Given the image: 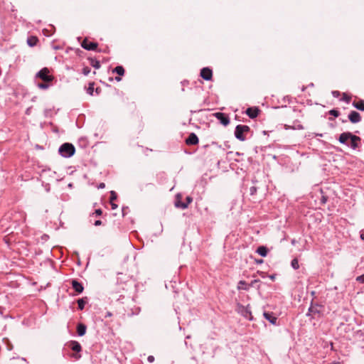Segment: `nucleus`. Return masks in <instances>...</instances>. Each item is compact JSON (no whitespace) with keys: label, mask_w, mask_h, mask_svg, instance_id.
Here are the masks:
<instances>
[{"label":"nucleus","mask_w":364,"mask_h":364,"mask_svg":"<svg viewBox=\"0 0 364 364\" xmlns=\"http://www.w3.org/2000/svg\"><path fill=\"white\" fill-rule=\"evenodd\" d=\"M250 132V128L247 125L238 124L235 129V136L241 141L247 139V135Z\"/></svg>","instance_id":"1"},{"label":"nucleus","mask_w":364,"mask_h":364,"mask_svg":"<svg viewBox=\"0 0 364 364\" xmlns=\"http://www.w3.org/2000/svg\"><path fill=\"white\" fill-rule=\"evenodd\" d=\"M58 151L63 157L70 158L74 155L75 148L72 144L64 143L59 147Z\"/></svg>","instance_id":"2"},{"label":"nucleus","mask_w":364,"mask_h":364,"mask_svg":"<svg viewBox=\"0 0 364 364\" xmlns=\"http://www.w3.org/2000/svg\"><path fill=\"white\" fill-rule=\"evenodd\" d=\"M36 77H39L45 82H50L53 80L54 77L50 75V70L47 68H43L36 73Z\"/></svg>","instance_id":"3"},{"label":"nucleus","mask_w":364,"mask_h":364,"mask_svg":"<svg viewBox=\"0 0 364 364\" xmlns=\"http://www.w3.org/2000/svg\"><path fill=\"white\" fill-rule=\"evenodd\" d=\"M321 306L318 305V304H314L313 302H311L306 316H311V318H315L316 316H319L321 314Z\"/></svg>","instance_id":"4"},{"label":"nucleus","mask_w":364,"mask_h":364,"mask_svg":"<svg viewBox=\"0 0 364 364\" xmlns=\"http://www.w3.org/2000/svg\"><path fill=\"white\" fill-rule=\"evenodd\" d=\"M68 347L70 348L73 351L76 352V354L73 355V357L76 359H79L81 355L78 354L82 350V346L80 343L76 341H71L68 344Z\"/></svg>","instance_id":"5"},{"label":"nucleus","mask_w":364,"mask_h":364,"mask_svg":"<svg viewBox=\"0 0 364 364\" xmlns=\"http://www.w3.org/2000/svg\"><path fill=\"white\" fill-rule=\"evenodd\" d=\"M213 116L224 126H227L230 124L228 116L223 112H215L213 114Z\"/></svg>","instance_id":"6"},{"label":"nucleus","mask_w":364,"mask_h":364,"mask_svg":"<svg viewBox=\"0 0 364 364\" xmlns=\"http://www.w3.org/2000/svg\"><path fill=\"white\" fill-rule=\"evenodd\" d=\"M81 46L87 50H96L98 44L95 42H90L87 38H85L82 42Z\"/></svg>","instance_id":"7"},{"label":"nucleus","mask_w":364,"mask_h":364,"mask_svg":"<svg viewBox=\"0 0 364 364\" xmlns=\"http://www.w3.org/2000/svg\"><path fill=\"white\" fill-rule=\"evenodd\" d=\"M200 77L205 80H210L213 77V71L209 68H203L200 70Z\"/></svg>","instance_id":"8"},{"label":"nucleus","mask_w":364,"mask_h":364,"mask_svg":"<svg viewBox=\"0 0 364 364\" xmlns=\"http://www.w3.org/2000/svg\"><path fill=\"white\" fill-rule=\"evenodd\" d=\"M348 117L349 121L353 124L358 123L362 119L360 114L356 111H351Z\"/></svg>","instance_id":"9"},{"label":"nucleus","mask_w":364,"mask_h":364,"mask_svg":"<svg viewBox=\"0 0 364 364\" xmlns=\"http://www.w3.org/2000/svg\"><path fill=\"white\" fill-rule=\"evenodd\" d=\"M199 142L198 137L195 133H191L188 138L186 139L187 145H196Z\"/></svg>","instance_id":"10"},{"label":"nucleus","mask_w":364,"mask_h":364,"mask_svg":"<svg viewBox=\"0 0 364 364\" xmlns=\"http://www.w3.org/2000/svg\"><path fill=\"white\" fill-rule=\"evenodd\" d=\"M259 109L257 107H249L246 109V114L251 119L257 117L259 114Z\"/></svg>","instance_id":"11"},{"label":"nucleus","mask_w":364,"mask_h":364,"mask_svg":"<svg viewBox=\"0 0 364 364\" xmlns=\"http://www.w3.org/2000/svg\"><path fill=\"white\" fill-rule=\"evenodd\" d=\"M264 317L269 321L272 324L276 325L277 321V318L274 316L273 312H267L264 311L263 314Z\"/></svg>","instance_id":"12"},{"label":"nucleus","mask_w":364,"mask_h":364,"mask_svg":"<svg viewBox=\"0 0 364 364\" xmlns=\"http://www.w3.org/2000/svg\"><path fill=\"white\" fill-rule=\"evenodd\" d=\"M284 128H285V129H299V130H302L304 129L303 125L301 124L300 121H299L297 119L294 120L293 122V125H291V126L285 124Z\"/></svg>","instance_id":"13"},{"label":"nucleus","mask_w":364,"mask_h":364,"mask_svg":"<svg viewBox=\"0 0 364 364\" xmlns=\"http://www.w3.org/2000/svg\"><path fill=\"white\" fill-rule=\"evenodd\" d=\"M352 133L350 132H343L340 134L338 141L341 144H347V141L350 139L352 136Z\"/></svg>","instance_id":"14"},{"label":"nucleus","mask_w":364,"mask_h":364,"mask_svg":"<svg viewBox=\"0 0 364 364\" xmlns=\"http://www.w3.org/2000/svg\"><path fill=\"white\" fill-rule=\"evenodd\" d=\"M71 283L72 287L77 292V294H80L83 291L84 287L81 283L75 279L73 280Z\"/></svg>","instance_id":"15"},{"label":"nucleus","mask_w":364,"mask_h":364,"mask_svg":"<svg viewBox=\"0 0 364 364\" xmlns=\"http://www.w3.org/2000/svg\"><path fill=\"white\" fill-rule=\"evenodd\" d=\"M350 139V146L353 149H356L358 146V142L360 141V138L356 135L352 134Z\"/></svg>","instance_id":"16"},{"label":"nucleus","mask_w":364,"mask_h":364,"mask_svg":"<svg viewBox=\"0 0 364 364\" xmlns=\"http://www.w3.org/2000/svg\"><path fill=\"white\" fill-rule=\"evenodd\" d=\"M181 194H177L176 197L175 206L178 208L186 209L188 208V204L181 201Z\"/></svg>","instance_id":"17"},{"label":"nucleus","mask_w":364,"mask_h":364,"mask_svg":"<svg viewBox=\"0 0 364 364\" xmlns=\"http://www.w3.org/2000/svg\"><path fill=\"white\" fill-rule=\"evenodd\" d=\"M241 308H242V311H241L242 315L245 318L249 319L250 321L252 320V312L250 310V309L247 306L245 307L243 306H241Z\"/></svg>","instance_id":"18"},{"label":"nucleus","mask_w":364,"mask_h":364,"mask_svg":"<svg viewBox=\"0 0 364 364\" xmlns=\"http://www.w3.org/2000/svg\"><path fill=\"white\" fill-rule=\"evenodd\" d=\"M237 289L238 290H245V291H248L250 289V284H247L245 281L244 280H240L238 283H237Z\"/></svg>","instance_id":"19"},{"label":"nucleus","mask_w":364,"mask_h":364,"mask_svg":"<svg viewBox=\"0 0 364 364\" xmlns=\"http://www.w3.org/2000/svg\"><path fill=\"white\" fill-rule=\"evenodd\" d=\"M87 330V327L83 323H78L77 326V333L78 336H82L85 334Z\"/></svg>","instance_id":"20"},{"label":"nucleus","mask_w":364,"mask_h":364,"mask_svg":"<svg viewBox=\"0 0 364 364\" xmlns=\"http://www.w3.org/2000/svg\"><path fill=\"white\" fill-rule=\"evenodd\" d=\"M256 252L262 257H266L268 253V250L265 246H259L256 250Z\"/></svg>","instance_id":"21"},{"label":"nucleus","mask_w":364,"mask_h":364,"mask_svg":"<svg viewBox=\"0 0 364 364\" xmlns=\"http://www.w3.org/2000/svg\"><path fill=\"white\" fill-rule=\"evenodd\" d=\"M38 42V38L36 36H29L27 39V43L30 47L35 46Z\"/></svg>","instance_id":"22"},{"label":"nucleus","mask_w":364,"mask_h":364,"mask_svg":"<svg viewBox=\"0 0 364 364\" xmlns=\"http://www.w3.org/2000/svg\"><path fill=\"white\" fill-rule=\"evenodd\" d=\"M353 106L360 111H364V101L360 100L359 102H353Z\"/></svg>","instance_id":"23"},{"label":"nucleus","mask_w":364,"mask_h":364,"mask_svg":"<svg viewBox=\"0 0 364 364\" xmlns=\"http://www.w3.org/2000/svg\"><path fill=\"white\" fill-rule=\"evenodd\" d=\"M113 73H116L117 74H118L119 76H122L124 75V68L122 66V65H118L117 67H115L114 68V70H112Z\"/></svg>","instance_id":"24"},{"label":"nucleus","mask_w":364,"mask_h":364,"mask_svg":"<svg viewBox=\"0 0 364 364\" xmlns=\"http://www.w3.org/2000/svg\"><path fill=\"white\" fill-rule=\"evenodd\" d=\"M90 65L94 67L96 69H98L100 68V63L99 60H97V59H95V58H90Z\"/></svg>","instance_id":"25"},{"label":"nucleus","mask_w":364,"mask_h":364,"mask_svg":"<svg viewBox=\"0 0 364 364\" xmlns=\"http://www.w3.org/2000/svg\"><path fill=\"white\" fill-rule=\"evenodd\" d=\"M85 304H86V298L85 299H84V298L79 299L77 300L78 309L80 310H83L85 308Z\"/></svg>","instance_id":"26"},{"label":"nucleus","mask_w":364,"mask_h":364,"mask_svg":"<svg viewBox=\"0 0 364 364\" xmlns=\"http://www.w3.org/2000/svg\"><path fill=\"white\" fill-rule=\"evenodd\" d=\"M291 266L294 269H298L299 268V261L296 258H294L291 260Z\"/></svg>","instance_id":"27"},{"label":"nucleus","mask_w":364,"mask_h":364,"mask_svg":"<svg viewBox=\"0 0 364 364\" xmlns=\"http://www.w3.org/2000/svg\"><path fill=\"white\" fill-rule=\"evenodd\" d=\"M350 100H351L350 96H349L346 93H343V96H342V98L341 99V100L344 101V102H346L347 103H349Z\"/></svg>","instance_id":"28"},{"label":"nucleus","mask_w":364,"mask_h":364,"mask_svg":"<svg viewBox=\"0 0 364 364\" xmlns=\"http://www.w3.org/2000/svg\"><path fill=\"white\" fill-rule=\"evenodd\" d=\"M93 91H94V83H90L89 84V87L87 89V92L89 95H93Z\"/></svg>","instance_id":"29"},{"label":"nucleus","mask_w":364,"mask_h":364,"mask_svg":"<svg viewBox=\"0 0 364 364\" xmlns=\"http://www.w3.org/2000/svg\"><path fill=\"white\" fill-rule=\"evenodd\" d=\"M38 87L40 89L46 90L49 87V85L48 84V82H44L43 83H38Z\"/></svg>","instance_id":"30"},{"label":"nucleus","mask_w":364,"mask_h":364,"mask_svg":"<svg viewBox=\"0 0 364 364\" xmlns=\"http://www.w3.org/2000/svg\"><path fill=\"white\" fill-rule=\"evenodd\" d=\"M117 195L116 192L114 191H110V198H109L110 202H113L114 200H115L117 199Z\"/></svg>","instance_id":"31"},{"label":"nucleus","mask_w":364,"mask_h":364,"mask_svg":"<svg viewBox=\"0 0 364 364\" xmlns=\"http://www.w3.org/2000/svg\"><path fill=\"white\" fill-rule=\"evenodd\" d=\"M329 114L335 117H338L340 115V112L336 109H331Z\"/></svg>","instance_id":"32"},{"label":"nucleus","mask_w":364,"mask_h":364,"mask_svg":"<svg viewBox=\"0 0 364 364\" xmlns=\"http://www.w3.org/2000/svg\"><path fill=\"white\" fill-rule=\"evenodd\" d=\"M82 73L84 75H88L90 73V68L89 67H84L82 68Z\"/></svg>","instance_id":"33"},{"label":"nucleus","mask_w":364,"mask_h":364,"mask_svg":"<svg viewBox=\"0 0 364 364\" xmlns=\"http://www.w3.org/2000/svg\"><path fill=\"white\" fill-rule=\"evenodd\" d=\"M356 281H358V282H360L361 284H363L364 283V274L360 276L357 277Z\"/></svg>","instance_id":"34"},{"label":"nucleus","mask_w":364,"mask_h":364,"mask_svg":"<svg viewBox=\"0 0 364 364\" xmlns=\"http://www.w3.org/2000/svg\"><path fill=\"white\" fill-rule=\"evenodd\" d=\"M186 202H185V203H187L188 205L190 203H191L193 202V198L191 196H187L186 198Z\"/></svg>","instance_id":"35"},{"label":"nucleus","mask_w":364,"mask_h":364,"mask_svg":"<svg viewBox=\"0 0 364 364\" xmlns=\"http://www.w3.org/2000/svg\"><path fill=\"white\" fill-rule=\"evenodd\" d=\"M260 282V280L259 279H254L253 281L251 282V283L250 284V287H255V285L257 284V283H259Z\"/></svg>","instance_id":"36"},{"label":"nucleus","mask_w":364,"mask_h":364,"mask_svg":"<svg viewBox=\"0 0 364 364\" xmlns=\"http://www.w3.org/2000/svg\"><path fill=\"white\" fill-rule=\"evenodd\" d=\"M102 213V210L100 208H99V209L95 210V211L93 214H95L96 215L99 216V215H101Z\"/></svg>","instance_id":"37"},{"label":"nucleus","mask_w":364,"mask_h":364,"mask_svg":"<svg viewBox=\"0 0 364 364\" xmlns=\"http://www.w3.org/2000/svg\"><path fill=\"white\" fill-rule=\"evenodd\" d=\"M332 95H333V97H338L340 95V92H339V91H336H336H333L332 92Z\"/></svg>","instance_id":"38"},{"label":"nucleus","mask_w":364,"mask_h":364,"mask_svg":"<svg viewBox=\"0 0 364 364\" xmlns=\"http://www.w3.org/2000/svg\"><path fill=\"white\" fill-rule=\"evenodd\" d=\"M147 360L149 362V363H153L154 361V357L153 355H149L148 356L147 358Z\"/></svg>","instance_id":"39"},{"label":"nucleus","mask_w":364,"mask_h":364,"mask_svg":"<svg viewBox=\"0 0 364 364\" xmlns=\"http://www.w3.org/2000/svg\"><path fill=\"white\" fill-rule=\"evenodd\" d=\"M110 205H111V206H112V210H114V209H116V208H117V204H115V203H114V201H113V202H110Z\"/></svg>","instance_id":"40"},{"label":"nucleus","mask_w":364,"mask_h":364,"mask_svg":"<svg viewBox=\"0 0 364 364\" xmlns=\"http://www.w3.org/2000/svg\"><path fill=\"white\" fill-rule=\"evenodd\" d=\"M102 225V221L100 220H97L94 223V225L99 226Z\"/></svg>","instance_id":"41"},{"label":"nucleus","mask_w":364,"mask_h":364,"mask_svg":"<svg viewBox=\"0 0 364 364\" xmlns=\"http://www.w3.org/2000/svg\"><path fill=\"white\" fill-rule=\"evenodd\" d=\"M112 316V314L110 311H107L105 316V318L110 317Z\"/></svg>","instance_id":"42"},{"label":"nucleus","mask_w":364,"mask_h":364,"mask_svg":"<svg viewBox=\"0 0 364 364\" xmlns=\"http://www.w3.org/2000/svg\"><path fill=\"white\" fill-rule=\"evenodd\" d=\"M255 191H256V188L255 187H252L250 188L251 194H253Z\"/></svg>","instance_id":"43"},{"label":"nucleus","mask_w":364,"mask_h":364,"mask_svg":"<svg viewBox=\"0 0 364 364\" xmlns=\"http://www.w3.org/2000/svg\"><path fill=\"white\" fill-rule=\"evenodd\" d=\"M105 187V184L104 183H101L98 186L99 188H104Z\"/></svg>","instance_id":"44"},{"label":"nucleus","mask_w":364,"mask_h":364,"mask_svg":"<svg viewBox=\"0 0 364 364\" xmlns=\"http://www.w3.org/2000/svg\"><path fill=\"white\" fill-rule=\"evenodd\" d=\"M257 274H259L262 277H264V272L258 271Z\"/></svg>","instance_id":"45"},{"label":"nucleus","mask_w":364,"mask_h":364,"mask_svg":"<svg viewBox=\"0 0 364 364\" xmlns=\"http://www.w3.org/2000/svg\"><path fill=\"white\" fill-rule=\"evenodd\" d=\"M255 261H256V263H257V264L263 263V259H256Z\"/></svg>","instance_id":"46"},{"label":"nucleus","mask_w":364,"mask_h":364,"mask_svg":"<svg viewBox=\"0 0 364 364\" xmlns=\"http://www.w3.org/2000/svg\"><path fill=\"white\" fill-rule=\"evenodd\" d=\"M114 79H115V80H117V82H119V81H121V80H122V78H121V77H120V76L115 77V78H114Z\"/></svg>","instance_id":"47"},{"label":"nucleus","mask_w":364,"mask_h":364,"mask_svg":"<svg viewBox=\"0 0 364 364\" xmlns=\"http://www.w3.org/2000/svg\"><path fill=\"white\" fill-rule=\"evenodd\" d=\"M26 114H30V108L27 109L26 111Z\"/></svg>","instance_id":"48"},{"label":"nucleus","mask_w":364,"mask_h":364,"mask_svg":"<svg viewBox=\"0 0 364 364\" xmlns=\"http://www.w3.org/2000/svg\"><path fill=\"white\" fill-rule=\"evenodd\" d=\"M360 238L361 240H364V234H360Z\"/></svg>","instance_id":"49"},{"label":"nucleus","mask_w":364,"mask_h":364,"mask_svg":"<svg viewBox=\"0 0 364 364\" xmlns=\"http://www.w3.org/2000/svg\"><path fill=\"white\" fill-rule=\"evenodd\" d=\"M269 277H270L271 279H274V276H273V275L270 276Z\"/></svg>","instance_id":"50"},{"label":"nucleus","mask_w":364,"mask_h":364,"mask_svg":"<svg viewBox=\"0 0 364 364\" xmlns=\"http://www.w3.org/2000/svg\"><path fill=\"white\" fill-rule=\"evenodd\" d=\"M347 122V120H344V119H343V120H342V122H343V123H345V122Z\"/></svg>","instance_id":"51"},{"label":"nucleus","mask_w":364,"mask_h":364,"mask_svg":"<svg viewBox=\"0 0 364 364\" xmlns=\"http://www.w3.org/2000/svg\"><path fill=\"white\" fill-rule=\"evenodd\" d=\"M112 80H113L112 77H109V81H112Z\"/></svg>","instance_id":"52"},{"label":"nucleus","mask_w":364,"mask_h":364,"mask_svg":"<svg viewBox=\"0 0 364 364\" xmlns=\"http://www.w3.org/2000/svg\"><path fill=\"white\" fill-rule=\"evenodd\" d=\"M317 136H322L321 134H317Z\"/></svg>","instance_id":"53"}]
</instances>
